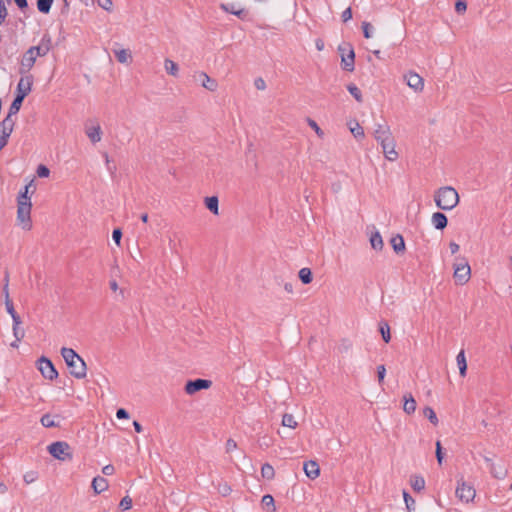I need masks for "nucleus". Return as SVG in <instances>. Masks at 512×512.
Returning a JSON list of instances; mask_svg holds the SVG:
<instances>
[{"label":"nucleus","instance_id":"nucleus-24","mask_svg":"<svg viewBox=\"0 0 512 512\" xmlns=\"http://www.w3.org/2000/svg\"><path fill=\"white\" fill-rule=\"evenodd\" d=\"M485 461L490 463L489 469L493 477L497 479H503L506 476L507 471L504 467L495 465L494 463L491 462V459L488 457H485Z\"/></svg>","mask_w":512,"mask_h":512},{"label":"nucleus","instance_id":"nucleus-21","mask_svg":"<svg viewBox=\"0 0 512 512\" xmlns=\"http://www.w3.org/2000/svg\"><path fill=\"white\" fill-rule=\"evenodd\" d=\"M390 244L396 254H402L406 249L404 238L400 234L393 236L390 240Z\"/></svg>","mask_w":512,"mask_h":512},{"label":"nucleus","instance_id":"nucleus-49","mask_svg":"<svg viewBox=\"0 0 512 512\" xmlns=\"http://www.w3.org/2000/svg\"><path fill=\"white\" fill-rule=\"evenodd\" d=\"M8 15L5 0H0V24H2Z\"/></svg>","mask_w":512,"mask_h":512},{"label":"nucleus","instance_id":"nucleus-30","mask_svg":"<svg viewBox=\"0 0 512 512\" xmlns=\"http://www.w3.org/2000/svg\"><path fill=\"white\" fill-rule=\"evenodd\" d=\"M370 243H371L372 248L375 250L380 251L383 249V246H384L383 239L378 231H376L375 233H373L371 235Z\"/></svg>","mask_w":512,"mask_h":512},{"label":"nucleus","instance_id":"nucleus-54","mask_svg":"<svg viewBox=\"0 0 512 512\" xmlns=\"http://www.w3.org/2000/svg\"><path fill=\"white\" fill-rule=\"evenodd\" d=\"M98 5L104 10L110 11L113 3L111 0H98Z\"/></svg>","mask_w":512,"mask_h":512},{"label":"nucleus","instance_id":"nucleus-27","mask_svg":"<svg viewBox=\"0 0 512 512\" xmlns=\"http://www.w3.org/2000/svg\"><path fill=\"white\" fill-rule=\"evenodd\" d=\"M87 136L91 140L92 143H97L101 140L102 131L99 125L91 127L86 131Z\"/></svg>","mask_w":512,"mask_h":512},{"label":"nucleus","instance_id":"nucleus-15","mask_svg":"<svg viewBox=\"0 0 512 512\" xmlns=\"http://www.w3.org/2000/svg\"><path fill=\"white\" fill-rule=\"evenodd\" d=\"M407 85L416 92H420L424 87L423 78L415 72L410 71L405 75Z\"/></svg>","mask_w":512,"mask_h":512},{"label":"nucleus","instance_id":"nucleus-62","mask_svg":"<svg viewBox=\"0 0 512 512\" xmlns=\"http://www.w3.org/2000/svg\"><path fill=\"white\" fill-rule=\"evenodd\" d=\"M220 492L222 493L223 496H227L228 494H230L231 492V488L230 486H228L227 484H224L221 488H220Z\"/></svg>","mask_w":512,"mask_h":512},{"label":"nucleus","instance_id":"nucleus-56","mask_svg":"<svg viewBox=\"0 0 512 512\" xmlns=\"http://www.w3.org/2000/svg\"><path fill=\"white\" fill-rule=\"evenodd\" d=\"M341 17H342L343 22L349 21L352 18V10H351V8L350 7L346 8L342 12Z\"/></svg>","mask_w":512,"mask_h":512},{"label":"nucleus","instance_id":"nucleus-43","mask_svg":"<svg viewBox=\"0 0 512 512\" xmlns=\"http://www.w3.org/2000/svg\"><path fill=\"white\" fill-rule=\"evenodd\" d=\"M403 498H404V501L406 504L407 511L408 512L414 511L415 510V500L413 499V497L407 491L404 490Z\"/></svg>","mask_w":512,"mask_h":512},{"label":"nucleus","instance_id":"nucleus-39","mask_svg":"<svg viewBox=\"0 0 512 512\" xmlns=\"http://www.w3.org/2000/svg\"><path fill=\"white\" fill-rule=\"evenodd\" d=\"M53 0H37V9L43 14H47L51 10Z\"/></svg>","mask_w":512,"mask_h":512},{"label":"nucleus","instance_id":"nucleus-18","mask_svg":"<svg viewBox=\"0 0 512 512\" xmlns=\"http://www.w3.org/2000/svg\"><path fill=\"white\" fill-rule=\"evenodd\" d=\"M303 470L306 476L312 480L316 479L320 474V467L316 461L309 460L303 465Z\"/></svg>","mask_w":512,"mask_h":512},{"label":"nucleus","instance_id":"nucleus-26","mask_svg":"<svg viewBox=\"0 0 512 512\" xmlns=\"http://www.w3.org/2000/svg\"><path fill=\"white\" fill-rule=\"evenodd\" d=\"M206 208L214 215L219 214V200L216 196H210L205 198Z\"/></svg>","mask_w":512,"mask_h":512},{"label":"nucleus","instance_id":"nucleus-19","mask_svg":"<svg viewBox=\"0 0 512 512\" xmlns=\"http://www.w3.org/2000/svg\"><path fill=\"white\" fill-rule=\"evenodd\" d=\"M3 292L5 294L6 310L11 315L13 322L17 323V320L20 319V316L16 313V311L14 309V306H13V303H12V301L9 298V293H8V277L7 276H6V283H5V286L3 288Z\"/></svg>","mask_w":512,"mask_h":512},{"label":"nucleus","instance_id":"nucleus-40","mask_svg":"<svg viewBox=\"0 0 512 512\" xmlns=\"http://www.w3.org/2000/svg\"><path fill=\"white\" fill-rule=\"evenodd\" d=\"M20 324L21 318L17 320V323L13 322V335L16 338V341H21L25 336V331L20 327Z\"/></svg>","mask_w":512,"mask_h":512},{"label":"nucleus","instance_id":"nucleus-33","mask_svg":"<svg viewBox=\"0 0 512 512\" xmlns=\"http://www.w3.org/2000/svg\"><path fill=\"white\" fill-rule=\"evenodd\" d=\"M379 332L381 333L382 339L384 340L385 343L390 342V327L387 322L382 321L379 323Z\"/></svg>","mask_w":512,"mask_h":512},{"label":"nucleus","instance_id":"nucleus-6","mask_svg":"<svg viewBox=\"0 0 512 512\" xmlns=\"http://www.w3.org/2000/svg\"><path fill=\"white\" fill-rule=\"evenodd\" d=\"M338 51L341 54L342 69L348 72H352L355 68V53L352 45L349 43L340 45Z\"/></svg>","mask_w":512,"mask_h":512},{"label":"nucleus","instance_id":"nucleus-64","mask_svg":"<svg viewBox=\"0 0 512 512\" xmlns=\"http://www.w3.org/2000/svg\"><path fill=\"white\" fill-rule=\"evenodd\" d=\"M133 426L137 433H141L143 431V427L138 421H133Z\"/></svg>","mask_w":512,"mask_h":512},{"label":"nucleus","instance_id":"nucleus-36","mask_svg":"<svg viewBox=\"0 0 512 512\" xmlns=\"http://www.w3.org/2000/svg\"><path fill=\"white\" fill-rule=\"evenodd\" d=\"M261 475L264 479L271 480L275 476V470L269 463L263 464L261 468Z\"/></svg>","mask_w":512,"mask_h":512},{"label":"nucleus","instance_id":"nucleus-11","mask_svg":"<svg viewBox=\"0 0 512 512\" xmlns=\"http://www.w3.org/2000/svg\"><path fill=\"white\" fill-rule=\"evenodd\" d=\"M211 385H212L211 380L198 378V379L187 381L185 384L184 390L188 395H193L200 390L210 388Z\"/></svg>","mask_w":512,"mask_h":512},{"label":"nucleus","instance_id":"nucleus-31","mask_svg":"<svg viewBox=\"0 0 512 512\" xmlns=\"http://www.w3.org/2000/svg\"><path fill=\"white\" fill-rule=\"evenodd\" d=\"M114 54L120 63H128L132 59L131 53L126 49L114 50Z\"/></svg>","mask_w":512,"mask_h":512},{"label":"nucleus","instance_id":"nucleus-55","mask_svg":"<svg viewBox=\"0 0 512 512\" xmlns=\"http://www.w3.org/2000/svg\"><path fill=\"white\" fill-rule=\"evenodd\" d=\"M254 86L256 87V89L258 90H264L266 89V83L264 81L263 78L259 77V78H256L255 81H254Z\"/></svg>","mask_w":512,"mask_h":512},{"label":"nucleus","instance_id":"nucleus-41","mask_svg":"<svg viewBox=\"0 0 512 512\" xmlns=\"http://www.w3.org/2000/svg\"><path fill=\"white\" fill-rule=\"evenodd\" d=\"M282 425L289 428H296L298 423L292 414H284L282 417Z\"/></svg>","mask_w":512,"mask_h":512},{"label":"nucleus","instance_id":"nucleus-35","mask_svg":"<svg viewBox=\"0 0 512 512\" xmlns=\"http://www.w3.org/2000/svg\"><path fill=\"white\" fill-rule=\"evenodd\" d=\"M298 276L303 284H309L313 280L312 271L307 267L300 269Z\"/></svg>","mask_w":512,"mask_h":512},{"label":"nucleus","instance_id":"nucleus-2","mask_svg":"<svg viewBox=\"0 0 512 512\" xmlns=\"http://www.w3.org/2000/svg\"><path fill=\"white\" fill-rule=\"evenodd\" d=\"M434 201L441 210H452L459 203L458 192L451 186L439 188L434 196Z\"/></svg>","mask_w":512,"mask_h":512},{"label":"nucleus","instance_id":"nucleus-50","mask_svg":"<svg viewBox=\"0 0 512 512\" xmlns=\"http://www.w3.org/2000/svg\"><path fill=\"white\" fill-rule=\"evenodd\" d=\"M467 9V3L463 0H458L456 1L455 3V11L458 13V14H462L466 11Z\"/></svg>","mask_w":512,"mask_h":512},{"label":"nucleus","instance_id":"nucleus-42","mask_svg":"<svg viewBox=\"0 0 512 512\" xmlns=\"http://www.w3.org/2000/svg\"><path fill=\"white\" fill-rule=\"evenodd\" d=\"M423 415L428 418V420L433 424V425H437L438 424V418H437V415L435 413V411L427 406L423 409Z\"/></svg>","mask_w":512,"mask_h":512},{"label":"nucleus","instance_id":"nucleus-17","mask_svg":"<svg viewBox=\"0 0 512 512\" xmlns=\"http://www.w3.org/2000/svg\"><path fill=\"white\" fill-rule=\"evenodd\" d=\"M390 127L386 124H377L374 130V138L378 142H385L386 139L392 137Z\"/></svg>","mask_w":512,"mask_h":512},{"label":"nucleus","instance_id":"nucleus-22","mask_svg":"<svg viewBox=\"0 0 512 512\" xmlns=\"http://www.w3.org/2000/svg\"><path fill=\"white\" fill-rule=\"evenodd\" d=\"M404 404H403V410L407 414H413L416 410V400L414 399L413 395L411 393H406L403 396Z\"/></svg>","mask_w":512,"mask_h":512},{"label":"nucleus","instance_id":"nucleus-14","mask_svg":"<svg viewBox=\"0 0 512 512\" xmlns=\"http://www.w3.org/2000/svg\"><path fill=\"white\" fill-rule=\"evenodd\" d=\"M33 53V50L29 49L24 53L19 68L20 74L28 73L34 66L37 57Z\"/></svg>","mask_w":512,"mask_h":512},{"label":"nucleus","instance_id":"nucleus-1","mask_svg":"<svg viewBox=\"0 0 512 512\" xmlns=\"http://www.w3.org/2000/svg\"><path fill=\"white\" fill-rule=\"evenodd\" d=\"M61 355L64 358L65 363L72 376H74L77 379H83L84 377H86V363L72 348L63 347L61 349Z\"/></svg>","mask_w":512,"mask_h":512},{"label":"nucleus","instance_id":"nucleus-20","mask_svg":"<svg viewBox=\"0 0 512 512\" xmlns=\"http://www.w3.org/2000/svg\"><path fill=\"white\" fill-rule=\"evenodd\" d=\"M433 226L437 230H443L447 227L448 219L447 216L442 212H435L431 218Z\"/></svg>","mask_w":512,"mask_h":512},{"label":"nucleus","instance_id":"nucleus-23","mask_svg":"<svg viewBox=\"0 0 512 512\" xmlns=\"http://www.w3.org/2000/svg\"><path fill=\"white\" fill-rule=\"evenodd\" d=\"M199 77L201 78L202 87H204L205 89H207L211 92L216 91V89L218 87V83L215 79H212L211 77H209L205 72L199 73Z\"/></svg>","mask_w":512,"mask_h":512},{"label":"nucleus","instance_id":"nucleus-53","mask_svg":"<svg viewBox=\"0 0 512 512\" xmlns=\"http://www.w3.org/2000/svg\"><path fill=\"white\" fill-rule=\"evenodd\" d=\"M385 375H386V368L384 365H379L377 367V377H378V381L380 384H382V382L384 381V378H385Z\"/></svg>","mask_w":512,"mask_h":512},{"label":"nucleus","instance_id":"nucleus-48","mask_svg":"<svg viewBox=\"0 0 512 512\" xmlns=\"http://www.w3.org/2000/svg\"><path fill=\"white\" fill-rule=\"evenodd\" d=\"M372 25L368 22H363L362 23V30H363V35L365 38H371L372 37Z\"/></svg>","mask_w":512,"mask_h":512},{"label":"nucleus","instance_id":"nucleus-52","mask_svg":"<svg viewBox=\"0 0 512 512\" xmlns=\"http://www.w3.org/2000/svg\"><path fill=\"white\" fill-rule=\"evenodd\" d=\"M112 238L114 240V242L120 246V243H121V239H122V231L120 228H115L112 232Z\"/></svg>","mask_w":512,"mask_h":512},{"label":"nucleus","instance_id":"nucleus-63","mask_svg":"<svg viewBox=\"0 0 512 512\" xmlns=\"http://www.w3.org/2000/svg\"><path fill=\"white\" fill-rule=\"evenodd\" d=\"M449 248L452 254H456L459 251V245L455 242H450Z\"/></svg>","mask_w":512,"mask_h":512},{"label":"nucleus","instance_id":"nucleus-16","mask_svg":"<svg viewBox=\"0 0 512 512\" xmlns=\"http://www.w3.org/2000/svg\"><path fill=\"white\" fill-rule=\"evenodd\" d=\"M220 8L223 11L233 14L242 20H244L248 15L247 10H245L244 8H241L239 5H237L235 3H223L220 5Z\"/></svg>","mask_w":512,"mask_h":512},{"label":"nucleus","instance_id":"nucleus-61","mask_svg":"<svg viewBox=\"0 0 512 512\" xmlns=\"http://www.w3.org/2000/svg\"><path fill=\"white\" fill-rule=\"evenodd\" d=\"M19 9L24 10L28 7L27 0H14Z\"/></svg>","mask_w":512,"mask_h":512},{"label":"nucleus","instance_id":"nucleus-4","mask_svg":"<svg viewBox=\"0 0 512 512\" xmlns=\"http://www.w3.org/2000/svg\"><path fill=\"white\" fill-rule=\"evenodd\" d=\"M31 200L25 193H20L17 198V221L24 230L32 228L31 222Z\"/></svg>","mask_w":512,"mask_h":512},{"label":"nucleus","instance_id":"nucleus-51","mask_svg":"<svg viewBox=\"0 0 512 512\" xmlns=\"http://www.w3.org/2000/svg\"><path fill=\"white\" fill-rule=\"evenodd\" d=\"M37 175L41 178L48 177L50 174V170L45 165L40 164L37 167Z\"/></svg>","mask_w":512,"mask_h":512},{"label":"nucleus","instance_id":"nucleus-47","mask_svg":"<svg viewBox=\"0 0 512 512\" xmlns=\"http://www.w3.org/2000/svg\"><path fill=\"white\" fill-rule=\"evenodd\" d=\"M436 459L439 465L442 464L444 459L443 448L440 441L436 442Z\"/></svg>","mask_w":512,"mask_h":512},{"label":"nucleus","instance_id":"nucleus-29","mask_svg":"<svg viewBox=\"0 0 512 512\" xmlns=\"http://www.w3.org/2000/svg\"><path fill=\"white\" fill-rule=\"evenodd\" d=\"M410 484L414 491L420 492L425 488V479L420 475H414L410 479Z\"/></svg>","mask_w":512,"mask_h":512},{"label":"nucleus","instance_id":"nucleus-34","mask_svg":"<svg viewBox=\"0 0 512 512\" xmlns=\"http://www.w3.org/2000/svg\"><path fill=\"white\" fill-rule=\"evenodd\" d=\"M40 423L43 427H46V428H53V427H59L60 426V423L59 422H56L50 414H44L41 419H40Z\"/></svg>","mask_w":512,"mask_h":512},{"label":"nucleus","instance_id":"nucleus-28","mask_svg":"<svg viewBox=\"0 0 512 512\" xmlns=\"http://www.w3.org/2000/svg\"><path fill=\"white\" fill-rule=\"evenodd\" d=\"M457 365L459 368V373L462 377L466 375L467 372V363L465 358L464 350H461L456 356Z\"/></svg>","mask_w":512,"mask_h":512},{"label":"nucleus","instance_id":"nucleus-45","mask_svg":"<svg viewBox=\"0 0 512 512\" xmlns=\"http://www.w3.org/2000/svg\"><path fill=\"white\" fill-rule=\"evenodd\" d=\"M350 131L355 138L364 137V130L358 122H355V126H350Z\"/></svg>","mask_w":512,"mask_h":512},{"label":"nucleus","instance_id":"nucleus-46","mask_svg":"<svg viewBox=\"0 0 512 512\" xmlns=\"http://www.w3.org/2000/svg\"><path fill=\"white\" fill-rule=\"evenodd\" d=\"M132 507V499L129 496L122 498L119 504V508L123 511L129 510Z\"/></svg>","mask_w":512,"mask_h":512},{"label":"nucleus","instance_id":"nucleus-25","mask_svg":"<svg viewBox=\"0 0 512 512\" xmlns=\"http://www.w3.org/2000/svg\"><path fill=\"white\" fill-rule=\"evenodd\" d=\"M94 492L100 494L108 488V481L101 476L94 477L91 484Z\"/></svg>","mask_w":512,"mask_h":512},{"label":"nucleus","instance_id":"nucleus-8","mask_svg":"<svg viewBox=\"0 0 512 512\" xmlns=\"http://www.w3.org/2000/svg\"><path fill=\"white\" fill-rule=\"evenodd\" d=\"M476 491L474 487L468 483H466L463 478L458 480V485L456 488V496L466 503L473 501L475 498Z\"/></svg>","mask_w":512,"mask_h":512},{"label":"nucleus","instance_id":"nucleus-44","mask_svg":"<svg viewBox=\"0 0 512 512\" xmlns=\"http://www.w3.org/2000/svg\"><path fill=\"white\" fill-rule=\"evenodd\" d=\"M38 479V472L36 471H28L24 474L23 480L26 484H31Z\"/></svg>","mask_w":512,"mask_h":512},{"label":"nucleus","instance_id":"nucleus-32","mask_svg":"<svg viewBox=\"0 0 512 512\" xmlns=\"http://www.w3.org/2000/svg\"><path fill=\"white\" fill-rule=\"evenodd\" d=\"M261 503H262V506L264 508H266L267 510H269L271 512H275L276 511L275 501H274V498H273L272 495H270V494L264 495L262 497Z\"/></svg>","mask_w":512,"mask_h":512},{"label":"nucleus","instance_id":"nucleus-3","mask_svg":"<svg viewBox=\"0 0 512 512\" xmlns=\"http://www.w3.org/2000/svg\"><path fill=\"white\" fill-rule=\"evenodd\" d=\"M32 84V75H26L20 78L16 89V96L9 108V115H14L19 112L25 97L31 92Z\"/></svg>","mask_w":512,"mask_h":512},{"label":"nucleus","instance_id":"nucleus-9","mask_svg":"<svg viewBox=\"0 0 512 512\" xmlns=\"http://www.w3.org/2000/svg\"><path fill=\"white\" fill-rule=\"evenodd\" d=\"M38 369L41 372L42 376L49 380H54L58 377V372L51 362L50 359L46 358L45 356H42L38 360Z\"/></svg>","mask_w":512,"mask_h":512},{"label":"nucleus","instance_id":"nucleus-60","mask_svg":"<svg viewBox=\"0 0 512 512\" xmlns=\"http://www.w3.org/2000/svg\"><path fill=\"white\" fill-rule=\"evenodd\" d=\"M309 125L315 130V132L319 136H322L324 134L323 131L320 129V127L317 125V123L315 121L309 119Z\"/></svg>","mask_w":512,"mask_h":512},{"label":"nucleus","instance_id":"nucleus-12","mask_svg":"<svg viewBox=\"0 0 512 512\" xmlns=\"http://www.w3.org/2000/svg\"><path fill=\"white\" fill-rule=\"evenodd\" d=\"M52 48V39L49 34H44L39 45L32 46L29 48V50H33V54L36 57H42L48 54V52Z\"/></svg>","mask_w":512,"mask_h":512},{"label":"nucleus","instance_id":"nucleus-13","mask_svg":"<svg viewBox=\"0 0 512 512\" xmlns=\"http://www.w3.org/2000/svg\"><path fill=\"white\" fill-rule=\"evenodd\" d=\"M379 143L382 147V151L387 160L396 161L398 159V153L395 150L396 144H395V140H394L393 136L386 139L385 142H379Z\"/></svg>","mask_w":512,"mask_h":512},{"label":"nucleus","instance_id":"nucleus-57","mask_svg":"<svg viewBox=\"0 0 512 512\" xmlns=\"http://www.w3.org/2000/svg\"><path fill=\"white\" fill-rule=\"evenodd\" d=\"M116 417L118 419H128L129 418V413L124 408H119L116 411Z\"/></svg>","mask_w":512,"mask_h":512},{"label":"nucleus","instance_id":"nucleus-59","mask_svg":"<svg viewBox=\"0 0 512 512\" xmlns=\"http://www.w3.org/2000/svg\"><path fill=\"white\" fill-rule=\"evenodd\" d=\"M114 471H115V468H114V466H113V465H111V464H108V465H106V466H104V467L102 468V473H103L104 475H107V476L112 475V474L114 473Z\"/></svg>","mask_w":512,"mask_h":512},{"label":"nucleus","instance_id":"nucleus-38","mask_svg":"<svg viewBox=\"0 0 512 512\" xmlns=\"http://www.w3.org/2000/svg\"><path fill=\"white\" fill-rule=\"evenodd\" d=\"M347 90L354 97V99L361 103L363 101L361 90L353 83L347 85Z\"/></svg>","mask_w":512,"mask_h":512},{"label":"nucleus","instance_id":"nucleus-58","mask_svg":"<svg viewBox=\"0 0 512 512\" xmlns=\"http://www.w3.org/2000/svg\"><path fill=\"white\" fill-rule=\"evenodd\" d=\"M237 443L233 439H228L226 442V452H232L234 449H236Z\"/></svg>","mask_w":512,"mask_h":512},{"label":"nucleus","instance_id":"nucleus-37","mask_svg":"<svg viewBox=\"0 0 512 512\" xmlns=\"http://www.w3.org/2000/svg\"><path fill=\"white\" fill-rule=\"evenodd\" d=\"M165 70L168 74L172 76H177L178 74V64L170 59H166L164 62Z\"/></svg>","mask_w":512,"mask_h":512},{"label":"nucleus","instance_id":"nucleus-7","mask_svg":"<svg viewBox=\"0 0 512 512\" xmlns=\"http://www.w3.org/2000/svg\"><path fill=\"white\" fill-rule=\"evenodd\" d=\"M456 260L458 261L459 258H456ZM470 275H471L470 266L464 258L460 259L459 262L454 264L453 276H454L455 282L457 284L464 285L465 283H467L468 280L470 279Z\"/></svg>","mask_w":512,"mask_h":512},{"label":"nucleus","instance_id":"nucleus-10","mask_svg":"<svg viewBox=\"0 0 512 512\" xmlns=\"http://www.w3.org/2000/svg\"><path fill=\"white\" fill-rule=\"evenodd\" d=\"M14 120L12 119V115H7L5 119L1 122V132L2 135L0 137V150H2L8 143V139L13 131Z\"/></svg>","mask_w":512,"mask_h":512},{"label":"nucleus","instance_id":"nucleus-5","mask_svg":"<svg viewBox=\"0 0 512 512\" xmlns=\"http://www.w3.org/2000/svg\"><path fill=\"white\" fill-rule=\"evenodd\" d=\"M49 453L56 459L71 460L73 455L70 445L65 441H56L48 446Z\"/></svg>","mask_w":512,"mask_h":512}]
</instances>
